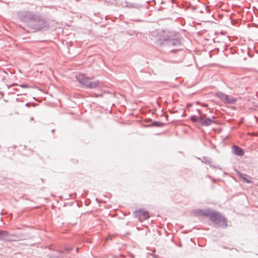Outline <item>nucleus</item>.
<instances>
[{
    "label": "nucleus",
    "mask_w": 258,
    "mask_h": 258,
    "mask_svg": "<svg viewBox=\"0 0 258 258\" xmlns=\"http://www.w3.org/2000/svg\"><path fill=\"white\" fill-rule=\"evenodd\" d=\"M151 36L152 40L159 46L171 47L180 45V40L174 38V33L167 30L153 32Z\"/></svg>",
    "instance_id": "1"
},
{
    "label": "nucleus",
    "mask_w": 258,
    "mask_h": 258,
    "mask_svg": "<svg viewBox=\"0 0 258 258\" xmlns=\"http://www.w3.org/2000/svg\"><path fill=\"white\" fill-rule=\"evenodd\" d=\"M195 214L199 216H204L210 217V219L218 226L226 227L228 225L226 219L218 212L209 209H198L195 211Z\"/></svg>",
    "instance_id": "2"
},
{
    "label": "nucleus",
    "mask_w": 258,
    "mask_h": 258,
    "mask_svg": "<svg viewBox=\"0 0 258 258\" xmlns=\"http://www.w3.org/2000/svg\"><path fill=\"white\" fill-rule=\"evenodd\" d=\"M28 27L35 30H40L45 28H47V22L40 16L34 14L29 23Z\"/></svg>",
    "instance_id": "3"
},
{
    "label": "nucleus",
    "mask_w": 258,
    "mask_h": 258,
    "mask_svg": "<svg viewBox=\"0 0 258 258\" xmlns=\"http://www.w3.org/2000/svg\"><path fill=\"white\" fill-rule=\"evenodd\" d=\"M77 81L81 84L91 89L96 88L100 85V82L98 80L92 81L91 78L86 77L83 74H78L76 76Z\"/></svg>",
    "instance_id": "4"
},
{
    "label": "nucleus",
    "mask_w": 258,
    "mask_h": 258,
    "mask_svg": "<svg viewBox=\"0 0 258 258\" xmlns=\"http://www.w3.org/2000/svg\"><path fill=\"white\" fill-rule=\"evenodd\" d=\"M34 14L31 12L24 11L20 12L18 14L19 19L22 22H24L26 25H28L29 21L31 20Z\"/></svg>",
    "instance_id": "5"
},
{
    "label": "nucleus",
    "mask_w": 258,
    "mask_h": 258,
    "mask_svg": "<svg viewBox=\"0 0 258 258\" xmlns=\"http://www.w3.org/2000/svg\"><path fill=\"white\" fill-rule=\"evenodd\" d=\"M216 96L220 99L221 101L225 103L233 104L237 101L236 99L231 98L228 95L221 92L216 93Z\"/></svg>",
    "instance_id": "6"
},
{
    "label": "nucleus",
    "mask_w": 258,
    "mask_h": 258,
    "mask_svg": "<svg viewBox=\"0 0 258 258\" xmlns=\"http://www.w3.org/2000/svg\"><path fill=\"white\" fill-rule=\"evenodd\" d=\"M135 217L138 218L140 221H143L149 218V213L144 210L137 211L135 213Z\"/></svg>",
    "instance_id": "7"
},
{
    "label": "nucleus",
    "mask_w": 258,
    "mask_h": 258,
    "mask_svg": "<svg viewBox=\"0 0 258 258\" xmlns=\"http://www.w3.org/2000/svg\"><path fill=\"white\" fill-rule=\"evenodd\" d=\"M199 121L203 126H209L213 122L210 118H205L202 116L199 118Z\"/></svg>",
    "instance_id": "8"
},
{
    "label": "nucleus",
    "mask_w": 258,
    "mask_h": 258,
    "mask_svg": "<svg viewBox=\"0 0 258 258\" xmlns=\"http://www.w3.org/2000/svg\"><path fill=\"white\" fill-rule=\"evenodd\" d=\"M232 150L233 153L237 156H241L244 155V152L241 148L237 146H233L232 147Z\"/></svg>",
    "instance_id": "9"
},
{
    "label": "nucleus",
    "mask_w": 258,
    "mask_h": 258,
    "mask_svg": "<svg viewBox=\"0 0 258 258\" xmlns=\"http://www.w3.org/2000/svg\"><path fill=\"white\" fill-rule=\"evenodd\" d=\"M240 178L242 181L247 183H250L252 182L250 178L249 177H248V176L246 175V174H241L240 175Z\"/></svg>",
    "instance_id": "10"
},
{
    "label": "nucleus",
    "mask_w": 258,
    "mask_h": 258,
    "mask_svg": "<svg viewBox=\"0 0 258 258\" xmlns=\"http://www.w3.org/2000/svg\"><path fill=\"white\" fill-rule=\"evenodd\" d=\"M7 236L4 237L3 240H5L8 241H15V239L14 237H15V235L13 234H10L8 231H7Z\"/></svg>",
    "instance_id": "11"
},
{
    "label": "nucleus",
    "mask_w": 258,
    "mask_h": 258,
    "mask_svg": "<svg viewBox=\"0 0 258 258\" xmlns=\"http://www.w3.org/2000/svg\"><path fill=\"white\" fill-rule=\"evenodd\" d=\"M7 236V231L0 230V240H3L5 236Z\"/></svg>",
    "instance_id": "12"
},
{
    "label": "nucleus",
    "mask_w": 258,
    "mask_h": 258,
    "mask_svg": "<svg viewBox=\"0 0 258 258\" xmlns=\"http://www.w3.org/2000/svg\"><path fill=\"white\" fill-rule=\"evenodd\" d=\"M190 119L194 122H197L198 121L197 117L195 115L191 116Z\"/></svg>",
    "instance_id": "13"
},
{
    "label": "nucleus",
    "mask_w": 258,
    "mask_h": 258,
    "mask_svg": "<svg viewBox=\"0 0 258 258\" xmlns=\"http://www.w3.org/2000/svg\"><path fill=\"white\" fill-rule=\"evenodd\" d=\"M20 87L22 88H27V86L25 84L21 85Z\"/></svg>",
    "instance_id": "14"
},
{
    "label": "nucleus",
    "mask_w": 258,
    "mask_h": 258,
    "mask_svg": "<svg viewBox=\"0 0 258 258\" xmlns=\"http://www.w3.org/2000/svg\"><path fill=\"white\" fill-rule=\"evenodd\" d=\"M158 123H159V122H157V121H155V122H154V124L155 125H157V124H158Z\"/></svg>",
    "instance_id": "15"
},
{
    "label": "nucleus",
    "mask_w": 258,
    "mask_h": 258,
    "mask_svg": "<svg viewBox=\"0 0 258 258\" xmlns=\"http://www.w3.org/2000/svg\"><path fill=\"white\" fill-rule=\"evenodd\" d=\"M30 120H34V118L33 117H31Z\"/></svg>",
    "instance_id": "16"
},
{
    "label": "nucleus",
    "mask_w": 258,
    "mask_h": 258,
    "mask_svg": "<svg viewBox=\"0 0 258 258\" xmlns=\"http://www.w3.org/2000/svg\"><path fill=\"white\" fill-rule=\"evenodd\" d=\"M206 161L207 162H209V161H210V159L207 158V160H206Z\"/></svg>",
    "instance_id": "17"
},
{
    "label": "nucleus",
    "mask_w": 258,
    "mask_h": 258,
    "mask_svg": "<svg viewBox=\"0 0 258 258\" xmlns=\"http://www.w3.org/2000/svg\"><path fill=\"white\" fill-rule=\"evenodd\" d=\"M54 130H52V132H54Z\"/></svg>",
    "instance_id": "18"
}]
</instances>
